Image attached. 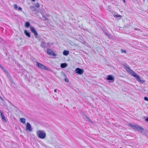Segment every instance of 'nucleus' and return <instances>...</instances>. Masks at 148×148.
<instances>
[{"label":"nucleus","mask_w":148,"mask_h":148,"mask_svg":"<svg viewBox=\"0 0 148 148\" xmlns=\"http://www.w3.org/2000/svg\"><path fill=\"white\" fill-rule=\"evenodd\" d=\"M113 15L114 17L117 18L118 19H120L122 17L120 15L115 14H114Z\"/></svg>","instance_id":"nucleus-15"},{"label":"nucleus","mask_w":148,"mask_h":148,"mask_svg":"<svg viewBox=\"0 0 148 148\" xmlns=\"http://www.w3.org/2000/svg\"><path fill=\"white\" fill-rule=\"evenodd\" d=\"M40 45L43 48H45L46 47V43L45 41H42Z\"/></svg>","instance_id":"nucleus-13"},{"label":"nucleus","mask_w":148,"mask_h":148,"mask_svg":"<svg viewBox=\"0 0 148 148\" xmlns=\"http://www.w3.org/2000/svg\"><path fill=\"white\" fill-rule=\"evenodd\" d=\"M120 148H122V147H120Z\"/></svg>","instance_id":"nucleus-38"},{"label":"nucleus","mask_w":148,"mask_h":148,"mask_svg":"<svg viewBox=\"0 0 148 148\" xmlns=\"http://www.w3.org/2000/svg\"><path fill=\"white\" fill-rule=\"evenodd\" d=\"M0 67L3 70V72L5 73H6L7 72V71L2 66V65L0 64Z\"/></svg>","instance_id":"nucleus-20"},{"label":"nucleus","mask_w":148,"mask_h":148,"mask_svg":"<svg viewBox=\"0 0 148 148\" xmlns=\"http://www.w3.org/2000/svg\"><path fill=\"white\" fill-rule=\"evenodd\" d=\"M76 73L79 75H81L83 73L84 70L79 68H77L75 70Z\"/></svg>","instance_id":"nucleus-6"},{"label":"nucleus","mask_w":148,"mask_h":148,"mask_svg":"<svg viewBox=\"0 0 148 148\" xmlns=\"http://www.w3.org/2000/svg\"><path fill=\"white\" fill-rule=\"evenodd\" d=\"M86 120H87V121H91L90 119L88 116H87L86 118Z\"/></svg>","instance_id":"nucleus-25"},{"label":"nucleus","mask_w":148,"mask_h":148,"mask_svg":"<svg viewBox=\"0 0 148 148\" xmlns=\"http://www.w3.org/2000/svg\"><path fill=\"white\" fill-rule=\"evenodd\" d=\"M46 45L47 46H50V44L49 43H46Z\"/></svg>","instance_id":"nucleus-31"},{"label":"nucleus","mask_w":148,"mask_h":148,"mask_svg":"<svg viewBox=\"0 0 148 148\" xmlns=\"http://www.w3.org/2000/svg\"><path fill=\"white\" fill-rule=\"evenodd\" d=\"M20 121L23 124H25V119L24 118H21L20 119Z\"/></svg>","instance_id":"nucleus-19"},{"label":"nucleus","mask_w":148,"mask_h":148,"mask_svg":"<svg viewBox=\"0 0 148 148\" xmlns=\"http://www.w3.org/2000/svg\"><path fill=\"white\" fill-rule=\"evenodd\" d=\"M54 91L55 92H56L57 91H56V89H55L54 90Z\"/></svg>","instance_id":"nucleus-35"},{"label":"nucleus","mask_w":148,"mask_h":148,"mask_svg":"<svg viewBox=\"0 0 148 148\" xmlns=\"http://www.w3.org/2000/svg\"><path fill=\"white\" fill-rule=\"evenodd\" d=\"M129 126L131 127L133 129L139 131L140 132L142 133L145 131L144 128L137 125H133L132 123H130L129 124Z\"/></svg>","instance_id":"nucleus-3"},{"label":"nucleus","mask_w":148,"mask_h":148,"mask_svg":"<svg viewBox=\"0 0 148 148\" xmlns=\"http://www.w3.org/2000/svg\"><path fill=\"white\" fill-rule=\"evenodd\" d=\"M36 66L40 69L42 70H45L46 71H51V70L50 69L45 66L44 65L41 64V63L38 62H36Z\"/></svg>","instance_id":"nucleus-5"},{"label":"nucleus","mask_w":148,"mask_h":148,"mask_svg":"<svg viewBox=\"0 0 148 148\" xmlns=\"http://www.w3.org/2000/svg\"><path fill=\"white\" fill-rule=\"evenodd\" d=\"M83 116L86 118L88 116L86 114H84Z\"/></svg>","instance_id":"nucleus-30"},{"label":"nucleus","mask_w":148,"mask_h":148,"mask_svg":"<svg viewBox=\"0 0 148 148\" xmlns=\"http://www.w3.org/2000/svg\"><path fill=\"white\" fill-rule=\"evenodd\" d=\"M106 34L107 36H108V34L106 33Z\"/></svg>","instance_id":"nucleus-37"},{"label":"nucleus","mask_w":148,"mask_h":148,"mask_svg":"<svg viewBox=\"0 0 148 148\" xmlns=\"http://www.w3.org/2000/svg\"><path fill=\"white\" fill-rule=\"evenodd\" d=\"M60 66L62 68H64L67 66V65L66 63H62Z\"/></svg>","instance_id":"nucleus-16"},{"label":"nucleus","mask_w":148,"mask_h":148,"mask_svg":"<svg viewBox=\"0 0 148 148\" xmlns=\"http://www.w3.org/2000/svg\"><path fill=\"white\" fill-rule=\"evenodd\" d=\"M47 53L50 56H55L56 55L55 53L52 50L50 49H47Z\"/></svg>","instance_id":"nucleus-8"},{"label":"nucleus","mask_w":148,"mask_h":148,"mask_svg":"<svg viewBox=\"0 0 148 148\" xmlns=\"http://www.w3.org/2000/svg\"><path fill=\"white\" fill-rule=\"evenodd\" d=\"M123 0L124 3H125L126 1H125V0Z\"/></svg>","instance_id":"nucleus-34"},{"label":"nucleus","mask_w":148,"mask_h":148,"mask_svg":"<svg viewBox=\"0 0 148 148\" xmlns=\"http://www.w3.org/2000/svg\"><path fill=\"white\" fill-rule=\"evenodd\" d=\"M145 121H148V117L147 118L145 119Z\"/></svg>","instance_id":"nucleus-32"},{"label":"nucleus","mask_w":148,"mask_h":148,"mask_svg":"<svg viewBox=\"0 0 148 148\" xmlns=\"http://www.w3.org/2000/svg\"><path fill=\"white\" fill-rule=\"evenodd\" d=\"M106 79L108 81H112V82H113L114 80V77L112 75H109L107 76Z\"/></svg>","instance_id":"nucleus-10"},{"label":"nucleus","mask_w":148,"mask_h":148,"mask_svg":"<svg viewBox=\"0 0 148 148\" xmlns=\"http://www.w3.org/2000/svg\"><path fill=\"white\" fill-rule=\"evenodd\" d=\"M129 126L131 127L133 129L139 131L140 132L142 133L145 131L144 128L137 125H133L132 123H130L129 124Z\"/></svg>","instance_id":"nucleus-2"},{"label":"nucleus","mask_w":148,"mask_h":148,"mask_svg":"<svg viewBox=\"0 0 148 148\" xmlns=\"http://www.w3.org/2000/svg\"><path fill=\"white\" fill-rule=\"evenodd\" d=\"M122 52H124L125 53H126V51L125 50H124V51H123Z\"/></svg>","instance_id":"nucleus-33"},{"label":"nucleus","mask_w":148,"mask_h":148,"mask_svg":"<svg viewBox=\"0 0 148 148\" xmlns=\"http://www.w3.org/2000/svg\"><path fill=\"white\" fill-rule=\"evenodd\" d=\"M30 29L32 32L34 34L35 36H37L38 35V34L37 31L35 29L34 27L32 26H31L30 27Z\"/></svg>","instance_id":"nucleus-7"},{"label":"nucleus","mask_w":148,"mask_h":148,"mask_svg":"<svg viewBox=\"0 0 148 148\" xmlns=\"http://www.w3.org/2000/svg\"><path fill=\"white\" fill-rule=\"evenodd\" d=\"M30 8L32 11L35 12L36 13H38V10L36 9L34 6H31Z\"/></svg>","instance_id":"nucleus-12"},{"label":"nucleus","mask_w":148,"mask_h":148,"mask_svg":"<svg viewBox=\"0 0 148 148\" xmlns=\"http://www.w3.org/2000/svg\"><path fill=\"white\" fill-rule=\"evenodd\" d=\"M134 30H137L138 31H140V29H138V28H134Z\"/></svg>","instance_id":"nucleus-29"},{"label":"nucleus","mask_w":148,"mask_h":148,"mask_svg":"<svg viewBox=\"0 0 148 148\" xmlns=\"http://www.w3.org/2000/svg\"><path fill=\"white\" fill-rule=\"evenodd\" d=\"M35 6L36 7L38 8H39V7H40V5L39 3H35Z\"/></svg>","instance_id":"nucleus-23"},{"label":"nucleus","mask_w":148,"mask_h":148,"mask_svg":"<svg viewBox=\"0 0 148 148\" xmlns=\"http://www.w3.org/2000/svg\"><path fill=\"white\" fill-rule=\"evenodd\" d=\"M37 134L40 138L44 139L46 136V134L44 131L39 130L37 132Z\"/></svg>","instance_id":"nucleus-4"},{"label":"nucleus","mask_w":148,"mask_h":148,"mask_svg":"<svg viewBox=\"0 0 148 148\" xmlns=\"http://www.w3.org/2000/svg\"><path fill=\"white\" fill-rule=\"evenodd\" d=\"M26 129L27 130L29 131H31L32 130L31 126L30 124L29 123H27Z\"/></svg>","instance_id":"nucleus-11"},{"label":"nucleus","mask_w":148,"mask_h":148,"mask_svg":"<svg viewBox=\"0 0 148 148\" xmlns=\"http://www.w3.org/2000/svg\"><path fill=\"white\" fill-rule=\"evenodd\" d=\"M0 115H1V119H2L3 121L5 122H6L7 121L5 118V116L4 114H3L2 112V111L1 110H0Z\"/></svg>","instance_id":"nucleus-9"},{"label":"nucleus","mask_w":148,"mask_h":148,"mask_svg":"<svg viewBox=\"0 0 148 148\" xmlns=\"http://www.w3.org/2000/svg\"><path fill=\"white\" fill-rule=\"evenodd\" d=\"M64 80L66 82H69V80L67 78H65Z\"/></svg>","instance_id":"nucleus-28"},{"label":"nucleus","mask_w":148,"mask_h":148,"mask_svg":"<svg viewBox=\"0 0 148 148\" xmlns=\"http://www.w3.org/2000/svg\"><path fill=\"white\" fill-rule=\"evenodd\" d=\"M63 54L64 56H67L69 54V51L67 50H64L63 52Z\"/></svg>","instance_id":"nucleus-18"},{"label":"nucleus","mask_w":148,"mask_h":148,"mask_svg":"<svg viewBox=\"0 0 148 148\" xmlns=\"http://www.w3.org/2000/svg\"><path fill=\"white\" fill-rule=\"evenodd\" d=\"M143 134L145 136H146L148 137V130H146L143 133Z\"/></svg>","instance_id":"nucleus-17"},{"label":"nucleus","mask_w":148,"mask_h":148,"mask_svg":"<svg viewBox=\"0 0 148 148\" xmlns=\"http://www.w3.org/2000/svg\"><path fill=\"white\" fill-rule=\"evenodd\" d=\"M14 8L15 10H17L18 9V6L17 4H15L14 5Z\"/></svg>","instance_id":"nucleus-22"},{"label":"nucleus","mask_w":148,"mask_h":148,"mask_svg":"<svg viewBox=\"0 0 148 148\" xmlns=\"http://www.w3.org/2000/svg\"><path fill=\"white\" fill-rule=\"evenodd\" d=\"M17 10L18 11H22V8L21 7H19L17 9Z\"/></svg>","instance_id":"nucleus-26"},{"label":"nucleus","mask_w":148,"mask_h":148,"mask_svg":"<svg viewBox=\"0 0 148 148\" xmlns=\"http://www.w3.org/2000/svg\"><path fill=\"white\" fill-rule=\"evenodd\" d=\"M30 23L28 22H26L25 23V27L28 28L30 26Z\"/></svg>","instance_id":"nucleus-21"},{"label":"nucleus","mask_w":148,"mask_h":148,"mask_svg":"<svg viewBox=\"0 0 148 148\" xmlns=\"http://www.w3.org/2000/svg\"><path fill=\"white\" fill-rule=\"evenodd\" d=\"M6 75L9 78H11V77H10V74L8 73V72H7L6 73Z\"/></svg>","instance_id":"nucleus-24"},{"label":"nucleus","mask_w":148,"mask_h":148,"mask_svg":"<svg viewBox=\"0 0 148 148\" xmlns=\"http://www.w3.org/2000/svg\"><path fill=\"white\" fill-rule=\"evenodd\" d=\"M25 34L28 37H30V32H28L27 31L25 30L24 31Z\"/></svg>","instance_id":"nucleus-14"},{"label":"nucleus","mask_w":148,"mask_h":148,"mask_svg":"<svg viewBox=\"0 0 148 148\" xmlns=\"http://www.w3.org/2000/svg\"><path fill=\"white\" fill-rule=\"evenodd\" d=\"M144 99L145 100L148 101V98L147 97H145L144 98Z\"/></svg>","instance_id":"nucleus-27"},{"label":"nucleus","mask_w":148,"mask_h":148,"mask_svg":"<svg viewBox=\"0 0 148 148\" xmlns=\"http://www.w3.org/2000/svg\"><path fill=\"white\" fill-rule=\"evenodd\" d=\"M123 66L124 68L126 70L127 72L130 74L132 75L133 77H134L137 81L142 83H143L145 81L144 80L141 79H140L141 77L134 71L131 69L130 67L127 66V64H124L123 65Z\"/></svg>","instance_id":"nucleus-1"},{"label":"nucleus","mask_w":148,"mask_h":148,"mask_svg":"<svg viewBox=\"0 0 148 148\" xmlns=\"http://www.w3.org/2000/svg\"><path fill=\"white\" fill-rule=\"evenodd\" d=\"M31 1H33V2H35V0H31Z\"/></svg>","instance_id":"nucleus-36"}]
</instances>
